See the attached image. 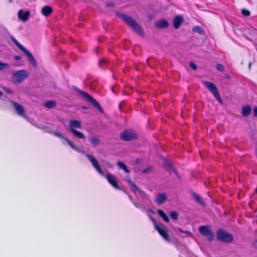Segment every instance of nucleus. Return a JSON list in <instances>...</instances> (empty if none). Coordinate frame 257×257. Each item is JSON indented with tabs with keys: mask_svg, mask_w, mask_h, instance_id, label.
I'll return each mask as SVG.
<instances>
[{
	"mask_svg": "<svg viewBox=\"0 0 257 257\" xmlns=\"http://www.w3.org/2000/svg\"><path fill=\"white\" fill-rule=\"evenodd\" d=\"M115 14L118 18L125 22L137 33L140 35H142L143 34V30L141 26L133 18L125 14L120 12H116Z\"/></svg>",
	"mask_w": 257,
	"mask_h": 257,
	"instance_id": "f257e3e1",
	"label": "nucleus"
},
{
	"mask_svg": "<svg viewBox=\"0 0 257 257\" xmlns=\"http://www.w3.org/2000/svg\"><path fill=\"white\" fill-rule=\"evenodd\" d=\"M29 76L27 70H21L13 71L12 74V78L14 83H20L25 80Z\"/></svg>",
	"mask_w": 257,
	"mask_h": 257,
	"instance_id": "f03ea898",
	"label": "nucleus"
},
{
	"mask_svg": "<svg viewBox=\"0 0 257 257\" xmlns=\"http://www.w3.org/2000/svg\"><path fill=\"white\" fill-rule=\"evenodd\" d=\"M202 82L206 87L208 90L212 93L218 102L220 104H222V100L215 85L212 82L207 81H202Z\"/></svg>",
	"mask_w": 257,
	"mask_h": 257,
	"instance_id": "7ed1b4c3",
	"label": "nucleus"
},
{
	"mask_svg": "<svg viewBox=\"0 0 257 257\" xmlns=\"http://www.w3.org/2000/svg\"><path fill=\"white\" fill-rule=\"evenodd\" d=\"M14 43L26 55L33 66H36V62L32 54L22 46L13 36L11 37Z\"/></svg>",
	"mask_w": 257,
	"mask_h": 257,
	"instance_id": "20e7f679",
	"label": "nucleus"
},
{
	"mask_svg": "<svg viewBox=\"0 0 257 257\" xmlns=\"http://www.w3.org/2000/svg\"><path fill=\"white\" fill-rule=\"evenodd\" d=\"M217 239L225 243H229L233 240V236L222 229H219L216 233Z\"/></svg>",
	"mask_w": 257,
	"mask_h": 257,
	"instance_id": "39448f33",
	"label": "nucleus"
},
{
	"mask_svg": "<svg viewBox=\"0 0 257 257\" xmlns=\"http://www.w3.org/2000/svg\"><path fill=\"white\" fill-rule=\"evenodd\" d=\"M120 139L124 141H131L138 138V135L134 130H126L120 134Z\"/></svg>",
	"mask_w": 257,
	"mask_h": 257,
	"instance_id": "423d86ee",
	"label": "nucleus"
},
{
	"mask_svg": "<svg viewBox=\"0 0 257 257\" xmlns=\"http://www.w3.org/2000/svg\"><path fill=\"white\" fill-rule=\"evenodd\" d=\"M74 90L78 92L79 94L82 95L83 96H84L85 98H86L90 102H91L93 104V105L95 108L98 109L100 112H101V113L103 112V110L102 108L94 98H93L92 97L89 95L88 93L81 90L76 87H74Z\"/></svg>",
	"mask_w": 257,
	"mask_h": 257,
	"instance_id": "0eeeda50",
	"label": "nucleus"
},
{
	"mask_svg": "<svg viewBox=\"0 0 257 257\" xmlns=\"http://www.w3.org/2000/svg\"><path fill=\"white\" fill-rule=\"evenodd\" d=\"M199 232L203 236H206L209 241L213 239L214 234L211 229L208 226H201L199 227Z\"/></svg>",
	"mask_w": 257,
	"mask_h": 257,
	"instance_id": "6e6552de",
	"label": "nucleus"
},
{
	"mask_svg": "<svg viewBox=\"0 0 257 257\" xmlns=\"http://www.w3.org/2000/svg\"><path fill=\"white\" fill-rule=\"evenodd\" d=\"M85 156L98 173L101 176H105V173L102 171L98 161L93 156L90 155L86 154Z\"/></svg>",
	"mask_w": 257,
	"mask_h": 257,
	"instance_id": "1a4fd4ad",
	"label": "nucleus"
},
{
	"mask_svg": "<svg viewBox=\"0 0 257 257\" xmlns=\"http://www.w3.org/2000/svg\"><path fill=\"white\" fill-rule=\"evenodd\" d=\"M128 184L131 187L132 190L134 192H138L143 200H147L148 199V197L146 192L139 189L137 185L133 183L132 180L129 179Z\"/></svg>",
	"mask_w": 257,
	"mask_h": 257,
	"instance_id": "9d476101",
	"label": "nucleus"
},
{
	"mask_svg": "<svg viewBox=\"0 0 257 257\" xmlns=\"http://www.w3.org/2000/svg\"><path fill=\"white\" fill-rule=\"evenodd\" d=\"M155 228L166 241H170V239L167 233V228L165 226V225L162 223H159V225L156 226Z\"/></svg>",
	"mask_w": 257,
	"mask_h": 257,
	"instance_id": "9b49d317",
	"label": "nucleus"
},
{
	"mask_svg": "<svg viewBox=\"0 0 257 257\" xmlns=\"http://www.w3.org/2000/svg\"><path fill=\"white\" fill-rule=\"evenodd\" d=\"M104 177H106L109 183L114 188L117 189H120V188L117 185V178L116 176L108 173L106 175L105 174Z\"/></svg>",
	"mask_w": 257,
	"mask_h": 257,
	"instance_id": "f8f14e48",
	"label": "nucleus"
},
{
	"mask_svg": "<svg viewBox=\"0 0 257 257\" xmlns=\"http://www.w3.org/2000/svg\"><path fill=\"white\" fill-rule=\"evenodd\" d=\"M30 12L29 11L24 12L22 10H20L18 12V16L19 19L23 22H27L30 17Z\"/></svg>",
	"mask_w": 257,
	"mask_h": 257,
	"instance_id": "ddd939ff",
	"label": "nucleus"
},
{
	"mask_svg": "<svg viewBox=\"0 0 257 257\" xmlns=\"http://www.w3.org/2000/svg\"><path fill=\"white\" fill-rule=\"evenodd\" d=\"M164 166L165 169L171 172V171H173L174 173L175 174V175L180 179V177L176 169L174 168L172 165V163L170 162L167 160H164Z\"/></svg>",
	"mask_w": 257,
	"mask_h": 257,
	"instance_id": "4468645a",
	"label": "nucleus"
},
{
	"mask_svg": "<svg viewBox=\"0 0 257 257\" xmlns=\"http://www.w3.org/2000/svg\"><path fill=\"white\" fill-rule=\"evenodd\" d=\"M167 199L166 195L164 193H159L155 199V202L157 205H161Z\"/></svg>",
	"mask_w": 257,
	"mask_h": 257,
	"instance_id": "2eb2a0df",
	"label": "nucleus"
},
{
	"mask_svg": "<svg viewBox=\"0 0 257 257\" xmlns=\"http://www.w3.org/2000/svg\"><path fill=\"white\" fill-rule=\"evenodd\" d=\"M183 22V18L181 16H177L173 20V26L176 29H178Z\"/></svg>",
	"mask_w": 257,
	"mask_h": 257,
	"instance_id": "dca6fc26",
	"label": "nucleus"
},
{
	"mask_svg": "<svg viewBox=\"0 0 257 257\" xmlns=\"http://www.w3.org/2000/svg\"><path fill=\"white\" fill-rule=\"evenodd\" d=\"M69 129L71 131V129L81 128V122L76 120H71L70 121V124L68 125Z\"/></svg>",
	"mask_w": 257,
	"mask_h": 257,
	"instance_id": "f3484780",
	"label": "nucleus"
},
{
	"mask_svg": "<svg viewBox=\"0 0 257 257\" xmlns=\"http://www.w3.org/2000/svg\"><path fill=\"white\" fill-rule=\"evenodd\" d=\"M169 23L165 19L161 20L155 23V27L157 28L163 29L168 27Z\"/></svg>",
	"mask_w": 257,
	"mask_h": 257,
	"instance_id": "a211bd4d",
	"label": "nucleus"
},
{
	"mask_svg": "<svg viewBox=\"0 0 257 257\" xmlns=\"http://www.w3.org/2000/svg\"><path fill=\"white\" fill-rule=\"evenodd\" d=\"M12 103L13 104V106L15 107L18 114L20 115H23L25 111L23 107L21 104L14 101H12Z\"/></svg>",
	"mask_w": 257,
	"mask_h": 257,
	"instance_id": "6ab92c4d",
	"label": "nucleus"
},
{
	"mask_svg": "<svg viewBox=\"0 0 257 257\" xmlns=\"http://www.w3.org/2000/svg\"><path fill=\"white\" fill-rule=\"evenodd\" d=\"M42 14L45 17H47L52 13V8L48 6L44 7L41 11Z\"/></svg>",
	"mask_w": 257,
	"mask_h": 257,
	"instance_id": "aec40b11",
	"label": "nucleus"
},
{
	"mask_svg": "<svg viewBox=\"0 0 257 257\" xmlns=\"http://www.w3.org/2000/svg\"><path fill=\"white\" fill-rule=\"evenodd\" d=\"M251 111V106L249 105L243 106L241 110L242 114L244 116H248Z\"/></svg>",
	"mask_w": 257,
	"mask_h": 257,
	"instance_id": "412c9836",
	"label": "nucleus"
},
{
	"mask_svg": "<svg viewBox=\"0 0 257 257\" xmlns=\"http://www.w3.org/2000/svg\"><path fill=\"white\" fill-rule=\"evenodd\" d=\"M88 141L94 146H97L100 144V140L95 136L88 138Z\"/></svg>",
	"mask_w": 257,
	"mask_h": 257,
	"instance_id": "4be33fe9",
	"label": "nucleus"
},
{
	"mask_svg": "<svg viewBox=\"0 0 257 257\" xmlns=\"http://www.w3.org/2000/svg\"><path fill=\"white\" fill-rule=\"evenodd\" d=\"M192 196L201 205L205 206V203L203 198L201 196L195 193H193L192 194Z\"/></svg>",
	"mask_w": 257,
	"mask_h": 257,
	"instance_id": "5701e85b",
	"label": "nucleus"
},
{
	"mask_svg": "<svg viewBox=\"0 0 257 257\" xmlns=\"http://www.w3.org/2000/svg\"><path fill=\"white\" fill-rule=\"evenodd\" d=\"M73 134L74 136L79 139H85V136L81 132L78 131L75 129H71L70 131Z\"/></svg>",
	"mask_w": 257,
	"mask_h": 257,
	"instance_id": "b1692460",
	"label": "nucleus"
},
{
	"mask_svg": "<svg viewBox=\"0 0 257 257\" xmlns=\"http://www.w3.org/2000/svg\"><path fill=\"white\" fill-rule=\"evenodd\" d=\"M54 135L60 138L62 140V143L63 144L65 145L66 143H67L68 144V142L70 141V140H69L68 139H67V138H65L62 135V134L60 133H58V132H54Z\"/></svg>",
	"mask_w": 257,
	"mask_h": 257,
	"instance_id": "393cba45",
	"label": "nucleus"
},
{
	"mask_svg": "<svg viewBox=\"0 0 257 257\" xmlns=\"http://www.w3.org/2000/svg\"><path fill=\"white\" fill-rule=\"evenodd\" d=\"M157 212L166 222H169V218L163 210L161 209H158L157 210Z\"/></svg>",
	"mask_w": 257,
	"mask_h": 257,
	"instance_id": "a878e982",
	"label": "nucleus"
},
{
	"mask_svg": "<svg viewBox=\"0 0 257 257\" xmlns=\"http://www.w3.org/2000/svg\"><path fill=\"white\" fill-rule=\"evenodd\" d=\"M192 31L194 33H197L201 35H204L205 34L204 30L201 28L200 26H195L192 29Z\"/></svg>",
	"mask_w": 257,
	"mask_h": 257,
	"instance_id": "bb28decb",
	"label": "nucleus"
},
{
	"mask_svg": "<svg viewBox=\"0 0 257 257\" xmlns=\"http://www.w3.org/2000/svg\"><path fill=\"white\" fill-rule=\"evenodd\" d=\"M117 164L120 169L123 170L126 173L130 172V171L127 169V166L123 163L121 162H117Z\"/></svg>",
	"mask_w": 257,
	"mask_h": 257,
	"instance_id": "cd10ccee",
	"label": "nucleus"
},
{
	"mask_svg": "<svg viewBox=\"0 0 257 257\" xmlns=\"http://www.w3.org/2000/svg\"><path fill=\"white\" fill-rule=\"evenodd\" d=\"M56 103L54 101L50 100L45 103V106L49 108H53L55 106Z\"/></svg>",
	"mask_w": 257,
	"mask_h": 257,
	"instance_id": "c85d7f7f",
	"label": "nucleus"
},
{
	"mask_svg": "<svg viewBox=\"0 0 257 257\" xmlns=\"http://www.w3.org/2000/svg\"><path fill=\"white\" fill-rule=\"evenodd\" d=\"M68 145L70 146V147L75 150L77 152L80 153L81 152V150L78 148L71 141L68 142Z\"/></svg>",
	"mask_w": 257,
	"mask_h": 257,
	"instance_id": "c756f323",
	"label": "nucleus"
},
{
	"mask_svg": "<svg viewBox=\"0 0 257 257\" xmlns=\"http://www.w3.org/2000/svg\"><path fill=\"white\" fill-rule=\"evenodd\" d=\"M10 67V65L8 63H5L0 62V70L4 69H8Z\"/></svg>",
	"mask_w": 257,
	"mask_h": 257,
	"instance_id": "7c9ffc66",
	"label": "nucleus"
},
{
	"mask_svg": "<svg viewBox=\"0 0 257 257\" xmlns=\"http://www.w3.org/2000/svg\"><path fill=\"white\" fill-rule=\"evenodd\" d=\"M108 63V61L105 59L100 60L99 62V65L100 67L104 68V65Z\"/></svg>",
	"mask_w": 257,
	"mask_h": 257,
	"instance_id": "2f4dec72",
	"label": "nucleus"
},
{
	"mask_svg": "<svg viewBox=\"0 0 257 257\" xmlns=\"http://www.w3.org/2000/svg\"><path fill=\"white\" fill-rule=\"evenodd\" d=\"M170 216L171 218L173 220H176L178 218V215L177 212L176 211H171L170 213Z\"/></svg>",
	"mask_w": 257,
	"mask_h": 257,
	"instance_id": "473e14b6",
	"label": "nucleus"
},
{
	"mask_svg": "<svg viewBox=\"0 0 257 257\" xmlns=\"http://www.w3.org/2000/svg\"><path fill=\"white\" fill-rule=\"evenodd\" d=\"M241 13L245 16H249L250 15V12L246 9H242Z\"/></svg>",
	"mask_w": 257,
	"mask_h": 257,
	"instance_id": "72a5a7b5",
	"label": "nucleus"
},
{
	"mask_svg": "<svg viewBox=\"0 0 257 257\" xmlns=\"http://www.w3.org/2000/svg\"><path fill=\"white\" fill-rule=\"evenodd\" d=\"M216 68L218 70L221 72H223L224 70V66L220 64H218L217 65Z\"/></svg>",
	"mask_w": 257,
	"mask_h": 257,
	"instance_id": "f704fd0d",
	"label": "nucleus"
},
{
	"mask_svg": "<svg viewBox=\"0 0 257 257\" xmlns=\"http://www.w3.org/2000/svg\"><path fill=\"white\" fill-rule=\"evenodd\" d=\"M149 217L150 218V219H151V220L153 222V223H154V224L155 225V228L156 227V226L159 225V223H158V222L156 221V219L154 217H153L151 215H149Z\"/></svg>",
	"mask_w": 257,
	"mask_h": 257,
	"instance_id": "c9c22d12",
	"label": "nucleus"
},
{
	"mask_svg": "<svg viewBox=\"0 0 257 257\" xmlns=\"http://www.w3.org/2000/svg\"><path fill=\"white\" fill-rule=\"evenodd\" d=\"M178 230L182 233L186 234H191V232L188 230H183L180 228H178Z\"/></svg>",
	"mask_w": 257,
	"mask_h": 257,
	"instance_id": "e433bc0d",
	"label": "nucleus"
},
{
	"mask_svg": "<svg viewBox=\"0 0 257 257\" xmlns=\"http://www.w3.org/2000/svg\"><path fill=\"white\" fill-rule=\"evenodd\" d=\"M4 89L9 94H13V91L8 87H4Z\"/></svg>",
	"mask_w": 257,
	"mask_h": 257,
	"instance_id": "4c0bfd02",
	"label": "nucleus"
},
{
	"mask_svg": "<svg viewBox=\"0 0 257 257\" xmlns=\"http://www.w3.org/2000/svg\"><path fill=\"white\" fill-rule=\"evenodd\" d=\"M189 65L193 70H195L197 69V66L193 62H190Z\"/></svg>",
	"mask_w": 257,
	"mask_h": 257,
	"instance_id": "58836bf2",
	"label": "nucleus"
},
{
	"mask_svg": "<svg viewBox=\"0 0 257 257\" xmlns=\"http://www.w3.org/2000/svg\"><path fill=\"white\" fill-rule=\"evenodd\" d=\"M253 115L254 116H257V107L253 108Z\"/></svg>",
	"mask_w": 257,
	"mask_h": 257,
	"instance_id": "ea45409f",
	"label": "nucleus"
},
{
	"mask_svg": "<svg viewBox=\"0 0 257 257\" xmlns=\"http://www.w3.org/2000/svg\"><path fill=\"white\" fill-rule=\"evenodd\" d=\"M134 205L138 208H140V205L139 203L133 202Z\"/></svg>",
	"mask_w": 257,
	"mask_h": 257,
	"instance_id": "a19ab883",
	"label": "nucleus"
},
{
	"mask_svg": "<svg viewBox=\"0 0 257 257\" xmlns=\"http://www.w3.org/2000/svg\"><path fill=\"white\" fill-rule=\"evenodd\" d=\"M14 59L17 61L20 60L21 59V57L20 56L17 55L15 56Z\"/></svg>",
	"mask_w": 257,
	"mask_h": 257,
	"instance_id": "79ce46f5",
	"label": "nucleus"
},
{
	"mask_svg": "<svg viewBox=\"0 0 257 257\" xmlns=\"http://www.w3.org/2000/svg\"><path fill=\"white\" fill-rule=\"evenodd\" d=\"M106 6H107V7H114V5L112 3H107V4H106Z\"/></svg>",
	"mask_w": 257,
	"mask_h": 257,
	"instance_id": "37998d69",
	"label": "nucleus"
},
{
	"mask_svg": "<svg viewBox=\"0 0 257 257\" xmlns=\"http://www.w3.org/2000/svg\"><path fill=\"white\" fill-rule=\"evenodd\" d=\"M149 170H150V168H147V169H144L143 171V173L144 174H147L149 172Z\"/></svg>",
	"mask_w": 257,
	"mask_h": 257,
	"instance_id": "c03bdc74",
	"label": "nucleus"
},
{
	"mask_svg": "<svg viewBox=\"0 0 257 257\" xmlns=\"http://www.w3.org/2000/svg\"><path fill=\"white\" fill-rule=\"evenodd\" d=\"M253 245L254 247L257 248V240L253 242Z\"/></svg>",
	"mask_w": 257,
	"mask_h": 257,
	"instance_id": "a18cd8bd",
	"label": "nucleus"
},
{
	"mask_svg": "<svg viewBox=\"0 0 257 257\" xmlns=\"http://www.w3.org/2000/svg\"><path fill=\"white\" fill-rule=\"evenodd\" d=\"M123 103H124V102L123 101H122L120 103H119V107L120 109H121V107L123 104Z\"/></svg>",
	"mask_w": 257,
	"mask_h": 257,
	"instance_id": "49530a36",
	"label": "nucleus"
},
{
	"mask_svg": "<svg viewBox=\"0 0 257 257\" xmlns=\"http://www.w3.org/2000/svg\"><path fill=\"white\" fill-rule=\"evenodd\" d=\"M136 163L137 164H140V163H141V160H140V159H137V160H136Z\"/></svg>",
	"mask_w": 257,
	"mask_h": 257,
	"instance_id": "de8ad7c7",
	"label": "nucleus"
},
{
	"mask_svg": "<svg viewBox=\"0 0 257 257\" xmlns=\"http://www.w3.org/2000/svg\"><path fill=\"white\" fill-rule=\"evenodd\" d=\"M128 197H129L130 199L131 200V201L133 203V202H134V201H133L132 196L130 195H128Z\"/></svg>",
	"mask_w": 257,
	"mask_h": 257,
	"instance_id": "09e8293b",
	"label": "nucleus"
},
{
	"mask_svg": "<svg viewBox=\"0 0 257 257\" xmlns=\"http://www.w3.org/2000/svg\"><path fill=\"white\" fill-rule=\"evenodd\" d=\"M126 177L127 178V181L128 183L129 179L132 180V179H131V178L128 176H126Z\"/></svg>",
	"mask_w": 257,
	"mask_h": 257,
	"instance_id": "8fccbe9b",
	"label": "nucleus"
},
{
	"mask_svg": "<svg viewBox=\"0 0 257 257\" xmlns=\"http://www.w3.org/2000/svg\"><path fill=\"white\" fill-rule=\"evenodd\" d=\"M80 153L83 154H85V155L86 154H85V152L83 150H81V152Z\"/></svg>",
	"mask_w": 257,
	"mask_h": 257,
	"instance_id": "3c124183",
	"label": "nucleus"
},
{
	"mask_svg": "<svg viewBox=\"0 0 257 257\" xmlns=\"http://www.w3.org/2000/svg\"><path fill=\"white\" fill-rule=\"evenodd\" d=\"M3 95V92L0 90V97Z\"/></svg>",
	"mask_w": 257,
	"mask_h": 257,
	"instance_id": "603ef678",
	"label": "nucleus"
},
{
	"mask_svg": "<svg viewBox=\"0 0 257 257\" xmlns=\"http://www.w3.org/2000/svg\"><path fill=\"white\" fill-rule=\"evenodd\" d=\"M251 63H250L249 64V66H248L249 68H250V67H251Z\"/></svg>",
	"mask_w": 257,
	"mask_h": 257,
	"instance_id": "864d4df0",
	"label": "nucleus"
},
{
	"mask_svg": "<svg viewBox=\"0 0 257 257\" xmlns=\"http://www.w3.org/2000/svg\"><path fill=\"white\" fill-rule=\"evenodd\" d=\"M13 0H9V3H11Z\"/></svg>",
	"mask_w": 257,
	"mask_h": 257,
	"instance_id": "5fc2aeb1",
	"label": "nucleus"
},
{
	"mask_svg": "<svg viewBox=\"0 0 257 257\" xmlns=\"http://www.w3.org/2000/svg\"><path fill=\"white\" fill-rule=\"evenodd\" d=\"M83 109H86V108L85 107H83Z\"/></svg>",
	"mask_w": 257,
	"mask_h": 257,
	"instance_id": "6e6d98bb",
	"label": "nucleus"
}]
</instances>
